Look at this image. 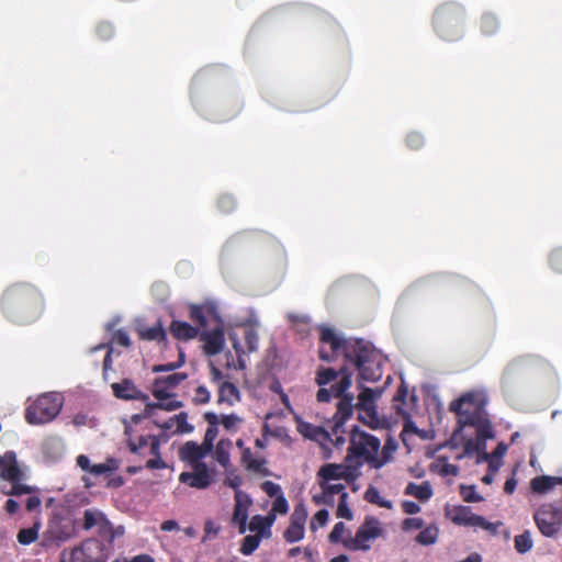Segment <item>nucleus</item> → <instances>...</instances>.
<instances>
[{"mask_svg":"<svg viewBox=\"0 0 562 562\" xmlns=\"http://www.w3.org/2000/svg\"><path fill=\"white\" fill-rule=\"evenodd\" d=\"M319 340L330 347V352L319 349L321 360L330 362L342 355L346 363L358 370L361 380L375 382L381 379V355L371 342L362 338H341L329 327L321 328Z\"/></svg>","mask_w":562,"mask_h":562,"instance_id":"nucleus-1","label":"nucleus"},{"mask_svg":"<svg viewBox=\"0 0 562 562\" xmlns=\"http://www.w3.org/2000/svg\"><path fill=\"white\" fill-rule=\"evenodd\" d=\"M0 305L3 314L18 324H30L37 321L45 306L41 291L25 282H18L7 288Z\"/></svg>","mask_w":562,"mask_h":562,"instance_id":"nucleus-2","label":"nucleus"},{"mask_svg":"<svg viewBox=\"0 0 562 562\" xmlns=\"http://www.w3.org/2000/svg\"><path fill=\"white\" fill-rule=\"evenodd\" d=\"M352 373H345L342 378L330 389L321 387L316 393V400L319 403H327L331 397L339 398L337 403V411L333 417L335 423V432H339L345 422L351 417L353 413V396L347 393V390L351 386Z\"/></svg>","mask_w":562,"mask_h":562,"instance_id":"nucleus-3","label":"nucleus"},{"mask_svg":"<svg viewBox=\"0 0 562 562\" xmlns=\"http://www.w3.org/2000/svg\"><path fill=\"white\" fill-rule=\"evenodd\" d=\"M380 448L381 441L378 437L355 426L350 434L346 461L352 463L355 470H358L364 463L373 468Z\"/></svg>","mask_w":562,"mask_h":562,"instance_id":"nucleus-4","label":"nucleus"},{"mask_svg":"<svg viewBox=\"0 0 562 562\" xmlns=\"http://www.w3.org/2000/svg\"><path fill=\"white\" fill-rule=\"evenodd\" d=\"M109 557V547L92 537L74 548L64 549L60 552L59 562H106Z\"/></svg>","mask_w":562,"mask_h":562,"instance_id":"nucleus-5","label":"nucleus"},{"mask_svg":"<svg viewBox=\"0 0 562 562\" xmlns=\"http://www.w3.org/2000/svg\"><path fill=\"white\" fill-rule=\"evenodd\" d=\"M63 396L49 392L40 395L25 409V420L30 425H40L53 420L61 411Z\"/></svg>","mask_w":562,"mask_h":562,"instance_id":"nucleus-6","label":"nucleus"},{"mask_svg":"<svg viewBox=\"0 0 562 562\" xmlns=\"http://www.w3.org/2000/svg\"><path fill=\"white\" fill-rule=\"evenodd\" d=\"M95 528V533L100 541L109 547V553L113 549V542L115 538L122 537L125 532L123 526L114 527L112 522L106 518L105 514L99 509H86L83 512L82 529L88 531Z\"/></svg>","mask_w":562,"mask_h":562,"instance_id":"nucleus-7","label":"nucleus"},{"mask_svg":"<svg viewBox=\"0 0 562 562\" xmlns=\"http://www.w3.org/2000/svg\"><path fill=\"white\" fill-rule=\"evenodd\" d=\"M464 15V8L456 2L441 4L434 14L436 32L443 40H453L457 36V29L463 22Z\"/></svg>","mask_w":562,"mask_h":562,"instance_id":"nucleus-8","label":"nucleus"},{"mask_svg":"<svg viewBox=\"0 0 562 562\" xmlns=\"http://www.w3.org/2000/svg\"><path fill=\"white\" fill-rule=\"evenodd\" d=\"M445 516L454 525L475 528L479 527L488 531L491 535H496L498 527L502 525L501 521L490 522L483 516L472 513L470 507L461 505L446 507Z\"/></svg>","mask_w":562,"mask_h":562,"instance_id":"nucleus-9","label":"nucleus"},{"mask_svg":"<svg viewBox=\"0 0 562 562\" xmlns=\"http://www.w3.org/2000/svg\"><path fill=\"white\" fill-rule=\"evenodd\" d=\"M381 522L373 516H367L364 521L356 531V536L342 541V544L351 551H368L370 543L382 536Z\"/></svg>","mask_w":562,"mask_h":562,"instance_id":"nucleus-10","label":"nucleus"},{"mask_svg":"<svg viewBox=\"0 0 562 562\" xmlns=\"http://www.w3.org/2000/svg\"><path fill=\"white\" fill-rule=\"evenodd\" d=\"M127 446L133 453L139 456L145 454V449L148 448V453L153 456L147 460L146 468L149 470L165 469L166 462L160 457V440L154 435L139 436L136 439H130Z\"/></svg>","mask_w":562,"mask_h":562,"instance_id":"nucleus-11","label":"nucleus"},{"mask_svg":"<svg viewBox=\"0 0 562 562\" xmlns=\"http://www.w3.org/2000/svg\"><path fill=\"white\" fill-rule=\"evenodd\" d=\"M533 520L542 536L553 538L562 527V510L552 504H542L535 512Z\"/></svg>","mask_w":562,"mask_h":562,"instance_id":"nucleus-12","label":"nucleus"},{"mask_svg":"<svg viewBox=\"0 0 562 562\" xmlns=\"http://www.w3.org/2000/svg\"><path fill=\"white\" fill-rule=\"evenodd\" d=\"M450 411L459 416V424L461 427L465 425L474 426L477 424L481 405L476 401L474 393H467L460 398L451 402Z\"/></svg>","mask_w":562,"mask_h":562,"instance_id":"nucleus-13","label":"nucleus"},{"mask_svg":"<svg viewBox=\"0 0 562 562\" xmlns=\"http://www.w3.org/2000/svg\"><path fill=\"white\" fill-rule=\"evenodd\" d=\"M191 468V472H182L179 475V481L192 488H207L213 482V471L209 469L206 463H196Z\"/></svg>","mask_w":562,"mask_h":562,"instance_id":"nucleus-14","label":"nucleus"},{"mask_svg":"<svg viewBox=\"0 0 562 562\" xmlns=\"http://www.w3.org/2000/svg\"><path fill=\"white\" fill-rule=\"evenodd\" d=\"M236 446L241 449L240 463L246 471L263 477L272 474L267 467V459L265 457H255L251 449L244 446L243 439H237Z\"/></svg>","mask_w":562,"mask_h":562,"instance_id":"nucleus-15","label":"nucleus"},{"mask_svg":"<svg viewBox=\"0 0 562 562\" xmlns=\"http://www.w3.org/2000/svg\"><path fill=\"white\" fill-rule=\"evenodd\" d=\"M351 468H353L352 463H349L348 467L336 463H326L317 472V476L319 481H331V480H346L351 481L356 477V474L352 473Z\"/></svg>","mask_w":562,"mask_h":562,"instance_id":"nucleus-16","label":"nucleus"},{"mask_svg":"<svg viewBox=\"0 0 562 562\" xmlns=\"http://www.w3.org/2000/svg\"><path fill=\"white\" fill-rule=\"evenodd\" d=\"M251 504V499L249 496L243 491H237L235 493V506L233 513V521L238 524L239 533H244L246 531V522L248 519V507Z\"/></svg>","mask_w":562,"mask_h":562,"instance_id":"nucleus-17","label":"nucleus"},{"mask_svg":"<svg viewBox=\"0 0 562 562\" xmlns=\"http://www.w3.org/2000/svg\"><path fill=\"white\" fill-rule=\"evenodd\" d=\"M201 340L204 342V352L207 356H215L220 353L224 348V331L221 327H216L211 331L202 334Z\"/></svg>","mask_w":562,"mask_h":562,"instance_id":"nucleus-18","label":"nucleus"},{"mask_svg":"<svg viewBox=\"0 0 562 562\" xmlns=\"http://www.w3.org/2000/svg\"><path fill=\"white\" fill-rule=\"evenodd\" d=\"M111 389L114 396L120 400H144L147 397L130 379H124L119 383H112Z\"/></svg>","mask_w":562,"mask_h":562,"instance_id":"nucleus-19","label":"nucleus"},{"mask_svg":"<svg viewBox=\"0 0 562 562\" xmlns=\"http://www.w3.org/2000/svg\"><path fill=\"white\" fill-rule=\"evenodd\" d=\"M319 486L322 494L313 496L315 504L334 505L335 495L339 494L341 496L342 493H347L346 486L342 483L329 484L328 481H319Z\"/></svg>","mask_w":562,"mask_h":562,"instance_id":"nucleus-20","label":"nucleus"},{"mask_svg":"<svg viewBox=\"0 0 562 562\" xmlns=\"http://www.w3.org/2000/svg\"><path fill=\"white\" fill-rule=\"evenodd\" d=\"M0 475L10 483L24 480L25 475L18 464L15 452L7 451V464Z\"/></svg>","mask_w":562,"mask_h":562,"instance_id":"nucleus-21","label":"nucleus"},{"mask_svg":"<svg viewBox=\"0 0 562 562\" xmlns=\"http://www.w3.org/2000/svg\"><path fill=\"white\" fill-rule=\"evenodd\" d=\"M180 459L191 464L204 463L202 459L205 457L202 447L195 441L186 442L179 451Z\"/></svg>","mask_w":562,"mask_h":562,"instance_id":"nucleus-22","label":"nucleus"},{"mask_svg":"<svg viewBox=\"0 0 562 562\" xmlns=\"http://www.w3.org/2000/svg\"><path fill=\"white\" fill-rule=\"evenodd\" d=\"M480 33L485 37L494 36L501 30L499 19L492 12H485L477 22Z\"/></svg>","mask_w":562,"mask_h":562,"instance_id":"nucleus-23","label":"nucleus"},{"mask_svg":"<svg viewBox=\"0 0 562 562\" xmlns=\"http://www.w3.org/2000/svg\"><path fill=\"white\" fill-rule=\"evenodd\" d=\"M297 430L303 437L318 442L327 441L330 436L329 431L325 430L323 427L305 422L299 423Z\"/></svg>","mask_w":562,"mask_h":562,"instance_id":"nucleus-24","label":"nucleus"},{"mask_svg":"<svg viewBox=\"0 0 562 562\" xmlns=\"http://www.w3.org/2000/svg\"><path fill=\"white\" fill-rule=\"evenodd\" d=\"M169 330L171 335L179 340H189L198 336L199 330L196 327L187 322L172 321Z\"/></svg>","mask_w":562,"mask_h":562,"instance_id":"nucleus-25","label":"nucleus"},{"mask_svg":"<svg viewBox=\"0 0 562 562\" xmlns=\"http://www.w3.org/2000/svg\"><path fill=\"white\" fill-rule=\"evenodd\" d=\"M233 447V442L229 439H221L216 446L214 451L215 460L225 469L232 467L231 463V449Z\"/></svg>","mask_w":562,"mask_h":562,"instance_id":"nucleus-26","label":"nucleus"},{"mask_svg":"<svg viewBox=\"0 0 562 562\" xmlns=\"http://www.w3.org/2000/svg\"><path fill=\"white\" fill-rule=\"evenodd\" d=\"M240 400L238 387L232 382H223L218 387V402L233 405Z\"/></svg>","mask_w":562,"mask_h":562,"instance_id":"nucleus-27","label":"nucleus"},{"mask_svg":"<svg viewBox=\"0 0 562 562\" xmlns=\"http://www.w3.org/2000/svg\"><path fill=\"white\" fill-rule=\"evenodd\" d=\"M344 372L351 373L350 371H348L347 367H342L338 371L333 368H323L322 367L316 372L315 382L317 385L323 387L324 385H327L330 382L335 381L338 376H340V379H341L344 375Z\"/></svg>","mask_w":562,"mask_h":562,"instance_id":"nucleus-28","label":"nucleus"},{"mask_svg":"<svg viewBox=\"0 0 562 562\" xmlns=\"http://www.w3.org/2000/svg\"><path fill=\"white\" fill-rule=\"evenodd\" d=\"M406 495H412L420 502H427L432 496V488L429 482L425 481L422 484L409 482L405 488Z\"/></svg>","mask_w":562,"mask_h":562,"instance_id":"nucleus-29","label":"nucleus"},{"mask_svg":"<svg viewBox=\"0 0 562 562\" xmlns=\"http://www.w3.org/2000/svg\"><path fill=\"white\" fill-rule=\"evenodd\" d=\"M137 333L140 339L147 341L162 342L167 339V333L160 322L151 327L139 328Z\"/></svg>","mask_w":562,"mask_h":562,"instance_id":"nucleus-30","label":"nucleus"},{"mask_svg":"<svg viewBox=\"0 0 562 562\" xmlns=\"http://www.w3.org/2000/svg\"><path fill=\"white\" fill-rule=\"evenodd\" d=\"M397 442L394 438L389 437L382 447L381 454L376 453V461L373 469H380L393 459V454L397 450Z\"/></svg>","mask_w":562,"mask_h":562,"instance_id":"nucleus-31","label":"nucleus"},{"mask_svg":"<svg viewBox=\"0 0 562 562\" xmlns=\"http://www.w3.org/2000/svg\"><path fill=\"white\" fill-rule=\"evenodd\" d=\"M555 485H558L557 476H536L530 482V487L532 492L537 494H544L552 490Z\"/></svg>","mask_w":562,"mask_h":562,"instance_id":"nucleus-32","label":"nucleus"},{"mask_svg":"<svg viewBox=\"0 0 562 562\" xmlns=\"http://www.w3.org/2000/svg\"><path fill=\"white\" fill-rule=\"evenodd\" d=\"M363 497L370 504L378 505L379 507H382V508H387V509L392 508V502L382 498L379 490L373 485H370L367 488Z\"/></svg>","mask_w":562,"mask_h":562,"instance_id":"nucleus-33","label":"nucleus"},{"mask_svg":"<svg viewBox=\"0 0 562 562\" xmlns=\"http://www.w3.org/2000/svg\"><path fill=\"white\" fill-rule=\"evenodd\" d=\"M406 397L407 389L404 384H401L393 397V408L396 411V414L401 415L402 417L408 416V413L404 408Z\"/></svg>","mask_w":562,"mask_h":562,"instance_id":"nucleus-34","label":"nucleus"},{"mask_svg":"<svg viewBox=\"0 0 562 562\" xmlns=\"http://www.w3.org/2000/svg\"><path fill=\"white\" fill-rule=\"evenodd\" d=\"M515 549L518 553L525 554L532 549L533 542L529 530L517 535L514 539Z\"/></svg>","mask_w":562,"mask_h":562,"instance_id":"nucleus-35","label":"nucleus"},{"mask_svg":"<svg viewBox=\"0 0 562 562\" xmlns=\"http://www.w3.org/2000/svg\"><path fill=\"white\" fill-rule=\"evenodd\" d=\"M181 406H182V402L177 401L173 396V397H169V400H165L162 402L147 404L145 407V412H146V414H150V412L156 408L172 412L175 409L180 408Z\"/></svg>","mask_w":562,"mask_h":562,"instance_id":"nucleus-36","label":"nucleus"},{"mask_svg":"<svg viewBox=\"0 0 562 562\" xmlns=\"http://www.w3.org/2000/svg\"><path fill=\"white\" fill-rule=\"evenodd\" d=\"M439 530L436 526L424 528L416 537V541L423 546L434 544L438 539Z\"/></svg>","mask_w":562,"mask_h":562,"instance_id":"nucleus-37","label":"nucleus"},{"mask_svg":"<svg viewBox=\"0 0 562 562\" xmlns=\"http://www.w3.org/2000/svg\"><path fill=\"white\" fill-rule=\"evenodd\" d=\"M506 451H507V446L504 442H499L491 454L483 452L479 457L477 462L487 461L490 470H497L498 465L494 467L492 459L493 458H503V456L506 453Z\"/></svg>","mask_w":562,"mask_h":562,"instance_id":"nucleus-38","label":"nucleus"},{"mask_svg":"<svg viewBox=\"0 0 562 562\" xmlns=\"http://www.w3.org/2000/svg\"><path fill=\"white\" fill-rule=\"evenodd\" d=\"M261 541V535H248L244 538L240 546V553L244 555H250L255 550L258 549Z\"/></svg>","mask_w":562,"mask_h":562,"instance_id":"nucleus-39","label":"nucleus"},{"mask_svg":"<svg viewBox=\"0 0 562 562\" xmlns=\"http://www.w3.org/2000/svg\"><path fill=\"white\" fill-rule=\"evenodd\" d=\"M117 469L116 460L113 458H109L106 462L99 463V464H92L90 469V474L94 476H100L103 474H109L114 472Z\"/></svg>","mask_w":562,"mask_h":562,"instance_id":"nucleus-40","label":"nucleus"},{"mask_svg":"<svg viewBox=\"0 0 562 562\" xmlns=\"http://www.w3.org/2000/svg\"><path fill=\"white\" fill-rule=\"evenodd\" d=\"M283 538L289 543L299 542L304 538V526L289 524L283 532Z\"/></svg>","mask_w":562,"mask_h":562,"instance_id":"nucleus-41","label":"nucleus"},{"mask_svg":"<svg viewBox=\"0 0 562 562\" xmlns=\"http://www.w3.org/2000/svg\"><path fill=\"white\" fill-rule=\"evenodd\" d=\"M38 537L37 525L30 528H23L18 532L16 539L21 544L27 546L36 541Z\"/></svg>","mask_w":562,"mask_h":562,"instance_id":"nucleus-42","label":"nucleus"},{"mask_svg":"<svg viewBox=\"0 0 562 562\" xmlns=\"http://www.w3.org/2000/svg\"><path fill=\"white\" fill-rule=\"evenodd\" d=\"M188 378L187 373L176 372L171 373L167 376L156 378L158 383L166 385L168 389L172 390L177 387L181 382H183Z\"/></svg>","mask_w":562,"mask_h":562,"instance_id":"nucleus-43","label":"nucleus"},{"mask_svg":"<svg viewBox=\"0 0 562 562\" xmlns=\"http://www.w3.org/2000/svg\"><path fill=\"white\" fill-rule=\"evenodd\" d=\"M375 400V393L372 389L366 387L358 395V406L369 411L373 408Z\"/></svg>","mask_w":562,"mask_h":562,"instance_id":"nucleus-44","label":"nucleus"},{"mask_svg":"<svg viewBox=\"0 0 562 562\" xmlns=\"http://www.w3.org/2000/svg\"><path fill=\"white\" fill-rule=\"evenodd\" d=\"M272 519L273 518L256 515L250 520L249 529L251 531H258V535H262V532L270 527Z\"/></svg>","mask_w":562,"mask_h":562,"instance_id":"nucleus-45","label":"nucleus"},{"mask_svg":"<svg viewBox=\"0 0 562 562\" xmlns=\"http://www.w3.org/2000/svg\"><path fill=\"white\" fill-rule=\"evenodd\" d=\"M244 341L247 348V352H254L258 349V333L252 327H247L244 330Z\"/></svg>","mask_w":562,"mask_h":562,"instance_id":"nucleus-46","label":"nucleus"},{"mask_svg":"<svg viewBox=\"0 0 562 562\" xmlns=\"http://www.w3.org/2000/svg\"><path fill=\"white\" fill-rule=\"evenodd\" d=\"M186 360L184 352L179 349L178 360L166 364H157L153 367V372H170L183 366Z\"/></svg>","mask_w":562,"mask_h":562,"instance_id":"nucleus-47","label":"nucleus"},{"mask_svg":"<svg viewBox=\"0 0 562 562\" xmlns=\"http://www.w3.org/2000/svg\"><path fill=\"white\" fill-rule=\"evenodd\" d=\"M307 519V510L303 503L297 504L290 517V524L300 525L305 527Z\"/></svg>","mask_w":562,"mask_h":562,"instance_id":"nucleus-48","label":"nucleus"},{"mask_svg":"<svg viewBox=\"0 0 562 562\" xmlns=\"http://www.w3.org/2000/svg\"><path fill=\"white\" fill-rule=\"evenodd\" d=\"M347 499H348V493H342V495L339 496V503L337 506L336 515L339 518H345L347 520H351L353 518V514L347 503Z\"/></svg>","mask_w":562,"mask_h":562,"instance_id":"nucleus-49","label":"nucleus"},{"mask_svg":"<svg viewBox=\"0 0 562 562\" xmlns=\"http://www.w3.org/2000/svg\"><path fill=\"white\" fill-rule=\"evenodd\" d=\"M485 442L477 438H469L464 441V454L472 456L479 452H485Z\"/></svg>","mask_w":562,"mask_h":562,"instance_id":"nucleus-50","label":"nucleus"},{"mask_svg":"<svg viewBox=\"0 0 562 562\" xmlns=\"http://www.w3.org/2000/svg\"><path fill=\"white\" fill-rule=\"evenodd\" d=\"M11 488L7 492H4L7 495L10 496H21L22 494H32L36 491L35 487L31 485L23 484L22 481H16L11 483Z\"/></svg>","mask_w":562,"mask_h":562,"instance_id":"nucleus-51","label":"nucleus"},{"mask_svg":"<svg viewBox=\"0 0 562 562\" xmlns=\"http://www.w3.org/2000/svg\"><path fill=\"white\" fill-rule=\"evenodd\" d=\"M460 495L467 503H475L483 499V497L476 493L474 485H460Z\"/></svg>","mask_w":562,"mask_h":562,"instance_id":"nucleus-52","label":"nucleus"},{"mask_svg":"<svg viewBox=\"0 0 562 562\" xmlns=\"http://www.w3.org/2000/svg\"><path fill=\"white\" fill-rule=\"evenodd\" d=\"M227 476L224 480V484L233 490H235V493L237 491H240L239 487L243 484V480L240 475L236 473L235 469H227Z\"/></svg>","mask_w":562,"mask_h":562,"instance_id":"nucleus-53","label":"nucleus"},{"mask_svg":"<svg viewBox=\"0 0 562 562\" xmlns=\"http://www.w3.org/2000/svg\"><path fill=\"white\" fill-rule=\"evenodd\" d=\"M153 395L159 401L162 402L165 400H169V397H173L172 394L169 393V390L166 385L158 383V380L155 379L153 383Z\"/></svg>","mask_w":562,"mask_h":562,"instance_id":"nucleus-54","label":"nucleus"},{"mask_svg":"<svg viewBox=\"0 0 562 562\" xmlns=\"http://www.w3.org/2000/svg\"><path fill=\"white\" fill-rule=\"evenodd\" d=\"M189 316H190V319L193 323L198 324L199 326H201V327L206 326V317H205L203 307L198 306V305H192L190 307V315Z\"/></svg>","mask_w":562,"mask_h":562,"instance_id":"nucleus-55","label":"nucleus"},{"mask_svg":"<svg viewBox=\"0 0 562 562\" xmlns=\"http://www.w3.org/2000/svg\"><path fill=\"white\" fill-rule=\"evenodd\" d=\"M97 35L102 41L110 40L114 34V27L109 22H101L95 29Z\"/></svg>","mask_w":562,"mask_h":562,"instance_id":"nucleus-56","label":"nucleus"},{"mask_svg":"<svg viewBox=\"0 0 562 562\" xmlns=\"http://www.w3.org/2000/svg\"><path fill=\"white\" fill-rule=\"evenodd\" d=\"M406 144L411 149L417 150L425 144V138L419 132H412L406 136Z\"/></svg>","mask_w":562,"mask_h":562,"instance_id":"nucleus-57","label":"nucleus"},{"mask_svg":"<svg viewBox=\"0 0 562 562\" xmlns=\"http://www.w3.org/2000/svg\"><path fill=\"white\" fill-rule=\"evenodd\" d=\"M550 267L558 273H562V248L552 250L549 257Z\"/></svg>","mask_w":562,"mask_h":562,"instance_id":"nucleus-58","label":"nucleus"},{"mask_svg":"<svg viewBox=\"0 0 562 562\" xmlns=\"http://www.w3.org/2000/svg\"><path fill=\"white\" fill-rule=\"evenodd\" d=\"M175 420L177 424V430L180 432H189L192 430V426L188 424V415L184 412L175 415L170 422Z\"/></svg>","mask_w":562,"mask_h":562,"instance_id":"nucleus-59","label":"nucleus"},{"mask_svg":"<svg viewBox=\"0 0 562 562\" xmlns=\"http://www.w3.org/2000/svg\"><path fill=\"white\" fill-rule=\"evenodd\" d=\"M328 518H329V514H328V510L326 509H319L313 517L312 521H311V529L312 530H316L317 527H323L327 524L328 521Z\"/></svg>","mask_w":562,"mask_h":562,"instance_id":"nucleus-60","label":"nucleus"},{"mask_svg":"<svg viewBox=\"0 0 562 562\" xmlns=\"http://www.w3.org/2000/svg\"><path fill=\"white\" fill-rule=\"evenodd\" d=\"M211 395L204 385H200L194 391L193 402L194 404H206L210 402Z\"/></svg>","mask_w":562,"mask_h":562,"instance_id":"nucleus-61","label":"nucleus"},{"mask_svg":"<svg viewBox=\"0 0 562 562\" xmlns=\"http://www.w3.org/2000/svg\"><path fill=\"white\" fill-rule=\"evenodd\" d=\"M289 510V504L284 495H278L272 503V512L285 515Z\"/></svg>","mask_w":562,"mask_h":562,"instance_id":"nucleus-62","label":"nucleus"},{"mask_svg":"<svg viewBox=\"0 0 562 562\" xmlns=\"http://www.w3.org/2000/svg\"><path fill=\"white\" fill-rule=\"evenodd\" d=\"M346 531V526L344 522H337L333 530L330 531L329 536H328V540L329 542L331 543H338L340 541H344L342 540V535L345 533Z\"/></svg>","mask_w":562,"mask_h":562,"instance_id":"nucleus-63","label":"nucleus"},{"mask_svg":"<svg viewBox=\"0 0 562 562\" xmlns=\"http://www.w3.org/2000/svg\"><path fill=\"white\" fill-rule=\"evenodd\" d=\"M261 490L270 497H277L278 495H282L280 485L273 483L272 481L262 482Z\"/></svg>","mask_w":562,"mask_h":562,"instance_id":"nucleus-64","label":"nucleus"}]
</instances>
